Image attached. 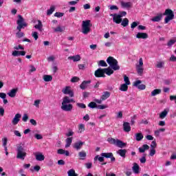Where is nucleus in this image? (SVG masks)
<instances>
[{"mask_svg":"<svg viewBox=\"0 0 176 176\" xmlns=\"http://www.w3.org/2000/svg\"><path fill=\"white\" fill-rule=\"evenodd\" d=\"M71 102H75V100L69 98L68 96H65L63 98L62 105L60 107L62 111L65 112H71L74 106L71 104Z\"/></svg>","mask_w":176,"mask_h":176,"instance_id":"1","label":"nucleus"},{"mask_svg":"<svg viewBox=\"0 0 176 176\" xmlns=\"http://www.w3.org/2000/svg\"><path fill=\"white\" fill-rule=\"evenodd\" d=\"M107 63L114 71H119V69H120V67L118 65V60L113 57L109 56L107 59Z\"/></svg>","mask_w":176,"mask_h":176,"instance_id":"2","label":"nucleus"},{"mask_svg":"<svg viewBox=\"0 0 176 176\" xmlns=\"http://www.w3.org/2000/svg\"><path fill=\"white\" fill-rule=\"evenodd\" d=\"M90 20L83 21L82 23V32L84 35H87L91 31V25L90 24Z\"/></svg>","mask_w":176,"mask_h":176,"instance_id":"3","label":"nucleus"},{"mask_svg":"<svg viewBox=\"0 0 176 176\" xmlns=\"http://www.w3.org/2000/svg\"><path fill=\"white\" fill-rule=\"evenodd\" d=\"M107 141L108 142H109V144H112L113 145H115L118 148H124V146H126V143L118 139H113L112 138H108Z\"/></svg>","mask_w":176,"mask_h":176,"instance_id":"4","label":"nucleus"},{"mask_svg":"<svg viewBox=\"0 0 176 176\" xmlns=\"http://www.w3.org/2000/svg\"><path fill=\"white\" fill-rule=\"evenodd\" d=\"M163 14L164 16H166L164 20L165 24H167L171 20H174V12L171 9H166Z\"/></svg>","mask_w":176,"mask_h":176,"instance_id":"5","label":"nucleus"},{"mask_svg":"<svg viewBox=\"0 0 176 176\" xmlns=\"http://www.w3.org/2000/svg\"><path fill=\"white\" fill-rule=\"evenodd\" d=\"M27 156V153L23 146H20L17 147L16 149V158L21 159V160H24Z\"/></svg>","mask_w":176,"mask_h":176,"instance_id":"6","label":"nucleus"},{"mask_svg":"<svg viewBox=\"0 0 176 176\" xmlns=\"http://www.w3.org/2000/svg\"><path fill=\"white\" fill-rule=\"evenodd\" d=\"M136 70L140 76L144 74V60L142 58H140L139 62L136 64Z\"/></svg>","mask_w":176,"mask_h":176,"instance_id":"7","label":"nucleus"},{"mask_svg":"<svg viewBox=\"0 0 176 176\" xmlns=\"http://www.w3.org/2000/svg\"><path fill=\"white\" fill-rule=\"evenodd\" d=\"M62 93L63 94H67L69 97H74V91L70 86H66L62 89Z\"/></svg>","mask_w":176,"mask_h":176,"instance_id":"8","label":"nucleus"},{"mask_svg":"<svg viewBox=\"0 0 176 176\" xmlns=\"http://www.w3.org/2000/svg\"><path fill=\"white\" fill-rule=\"evenodd\" d=\"M113 17V21L116 24H120L122 23V16L118 14H110Z\"/></svg>","mask_w":176,"mask_h":176,"instance_id":"9","label":"nucleus"},{"mask_svg":"<svg viewBox=\"0 0 176 176\" xmlns=\"http://www.w3.org/2000/svg\"><path fill=\"white\" fill-rule=\"evenodd\" d=\"M141 83L142 81L140 80H138L133 82V86H135V87H138L139 90H145L146 86Z\"/></svg>","mask_w":176,"mask_h":176,"instance_id":"10","label":"nucleus"},{"mask_svg":"<svg viewBox=\"0 0 176 176\" xmlns=\"http://www.w3.org/2000/svg\"><path fill=\"white\" fill-rule=\"evenodd\" d=\"M96 78H105V72L104 69L99 68L95 72Z\"/></svg>","mask_w":176,"mask_h":176,"instance_id":"11","label":"nucleus"},{"mask_svg":"<svg viewBox=\"0 0 176 176\" xmlns=\"http://www.w3.org/2000/svg\"><path fill=\"white\" fill-rule=\"evenodd\" d=\"M91 83V80H84L80 85V89H81V90H86V89H87V87H89V85Z\"/></svg>","mask_w":176,"mask_h":176,"instance_id":"12","label":"nucleus"},{"mask_svg":"<svg viewBox=\"0 0 176 176\" xmlns=\"http://www.w3.org/2000/svg\"><path fill=\"white\" fill-rule=\"evenodd\" d=\"M21 118V114L16 113L14 118L12 120V123L14 126H16V124H19V122H20V119Z\"/></svg>","mask_w":176,"mask_h":176,"instance_id":"13","label":"nucleus"},{"mask_svg":"<svg viewBox=\"0 0 176 176\" xmlns=\"http://www.w3.org/2000/svg\"><path fill=\"white\" fill-rule=\"evenodd\" d=\"M18 17L19 19L16 21V24L22 27H27V24L25 22H24V19L23 18V16H21V15H19Z\"/></svg>","mask_w":176,"mask_h":176,"instance_id":"14","label":"nucleus"},{"mask_svg":"<svg viewBox=\"0 0 176 176\" xmlns=\"http://www.w3.org/2000/svg\"><path fill=\"white\" fill-rule=\"evenodd\" d=\"M136 38L138 39H148V34L145 32H138Z\"/></svg>","mask_w":176,"mask_h":176,"instance_id":"15","label":"nucleus"},{"mask_svg":"<svg viewBox=\"0 0 176 176\" xmlns=\"http://www.w3.org/2000/svg\"><path fill=\"white\" fill-rule=\"evenodd\" d=\"M82 146H83V142L81 141L76 142L73 145V148L76 149V151H80V149H82Z\"/></svg>","mask_w":176,"mask_h":176,"instance_id":"16","label":"nucleus"},{"mask_svg":"<svg viewBox=\"0 0 176 176\" xmlns=\"http://www.w3.org/2000/svg\"><path fill=\"white\" fill-rule=\"evenodd\" d=\"M18 89H12L9 92H8V96L10 97L11 98H14L16 97V94H17Z\"/></svg>","mask_w":176,"mask_h":176,"instance_id":"17","label":"nucleus"},{"mask_svg":"<svg viewBox=\"0 0 176 176\" xmlns=\"http://www.w3.org/2000/svg\"><path fill=\"white\" fill-rule=\"evenodd\" d=\"M120 5H121V7L123 8L124 9H130V8L133 6V3H131V2L121 1Z\"/></svg>","mask_w":176,"mask_h":176,"instance_id":"18","label":"nucleus"},{"mask_svg":"<svg viewBox=\"0 0 176 176\" xmlns=\"http://www.w3.org/2000/svg\"><path fill=\"white\" fill-rule=\"evenodd\" d=\"M123 129H124V131H125L126 133H129V132L131 131V126H130V123L124 122L123 123Z\"/></svg>","mask_w":176,"mask_h":176,"instance_id":"19","label":"nucleus"},{"mask_svg":"<svg viewBox=\"0 0 176 176\" xmlns=\"http://www.w3.org/2000/svg\"><path fill=\"white\" fill-rule=\"evenodd\" d=\"M35 156L36 160H38V162H43V160H45V155H43L42 153H37Z\"/></svg>","mask_w":176,"mask_h":176,"instance_id":"20","label":"nucleus"},{"mask_svg":"<svg viewBox=\"0 0 176 176\" xmlns=\"http://www.w3.org/2000/svg\"><path fill=\"white\" fill-rule=\"evenodd\" d=\"M132 170H133V172L134 173V174H140V166L138 165L137 163L133 164Z\"/></svg>","mask_w":176,"mask_h":176,"instance_id":"21","label":"nucleus"},{"mask_svg":"<svg viewBox=\"0 0 176 176\" xmlns=\"http://www.w3.org/2000/svg\"><path fill=\"white\" fill-rule=\"evenodd\" d=\"M111 96V93L109 91H104L101 96V100L105 101L107 98H109Z\"/></svg>","mask_w":176,"mask_h":176,"instance_id":"22","label":"nucleus"},{"mask_svg":"<svg viewBox=\"0 0 176 176\" xmlns=\"http://www.w3.org/2000/svg\"><path fill=\"white\" fill-rule=\"evenodd\" d=\"M43 79L44 82H52V80H53V76H52V75L45 74L43 76Z\"/></svg>","mask_w":176,"mask_h":176,"instance_id":"23","label":"nucleus"},{"mask_svg":"<svg viewBox=\"0 0 176 176\" xmlns=\"http://www.w3.org/2000/svg\"><path fill=\"white\" fill-rule=\"evenodd\" d=\"M168 109H165L162 112L160 113V119H164L167 115H168Z\"/></svg>","mask_w":176,"mask_h":176,"instance_id":"24","label":"nucleus"},{"mask_svg":"<svg viewBox=\"0 0 176 176\" xmlns=\"http://www.w3.org/2000/svg\"><path fill=\"white\" fill-rule=\"evenodd\" d=\"M0 98H1L3 100V102L5 105H6V104H8V100L6 99V94L3 93V92H0Z\"/></svg>","mask_w":176,"mask_h":176,"instance_id":"25","label":"nucleus"},{"mask_svg":"<svg viewBox=\"0 0 176 176\" xmlns=\"http://www.w3.org/2000/svg\"><path fill=\"white\" fill-rule=\"evenodd\" d=\"M69 60H72L74 63H76V61H80V55H76L73 56H69Z\"/></svg>","mask_w":176,"mask_h":176,"instance_id":"26","label":"nucleus"},{"mask_svg":"<svg viewBox=\"0 0 176 176\" xmlns=\"http://www.w3.org/2000/svg\"><path fill=\"white\" fill-rule=\"evenodd\" d=\"M42 27H43L42 21H38V24L34 25V28H36V30H39L41 32L43 31V29L42 28Z\"/></svg>","mask_w":176,"mask_h":176,"instance_id":"27","label":"nucleus"},{"mask_svg":"<svg viewBox=\"0 0 176 176\" xmlns=\"http://www.w3.org/2000/svg\"><path fill=\"white\" fill-rule=\"evenodd\" d=\"M148 149H149V146H148V144H144L142 147L139 148V152H140V153H144V152L148 151Z\"/></svg>","mask_w":176,"mask_h":176,"instance_id":"28","label":"nucleus"},{"mask_svg":"<svg viewBox=\"0 0 176 176\" xmlns=\"http://www.w3.org/2000/svg\"><path fill=\"white\" fill-rule=\"evenodd\" d=\"M100 156H102L103 157H106V159H110L113 156V154L112 153H102L100 154Z\"/></svg>","mask_w":176,"mask_h":176,"instance_id":"29","label":"nucleus"},{"mask_svg":"<svg viewBox=\"0 0 176 176\" xmlns=\"http://www.w3.org/2000/svg\"><path fill=\"white\" fill-rule=\"evenodd\" d=\"M120 91H127L129 90V85L122 84L120 85Z\"/></svg>","mask_w":176,"mask_h":176,"instance_id":"30","label":"nucleus"},{"mask_svg":"<svg viewBox=\"0 0 176 176\" xmlns=\"http://www.w3.org/2000/svg\"><path fill=\"white\" fill-rule=\"evenodd\" d=\"M126 149H120L117 151V153L121 156V157H126Z\"/></svg>","mask_w":176,"mask_h":176,"instance_id":"31","label":"nucleus"},{"mask_svg":"<svg viewBox=\"0 0 176 176\" xmlns=\"http://www.w3.org/2000/svg\"><path fill=\"white\" fill-rule=\"evenodd\" d=\"M56 10V7L54 6H52L49 10H47V16H50L53 14V12Z\"/></svg>","mask_w":176,"mask_h":176,"instance_id":"32","label":"nucleus"},{"mask_svg":"<svg viewBox=\"0 0 176 176\" xmlns=\"http://www.w3.org/2000/svg\"><path fill=\"white\" fill-rule=\"evenodd\" d=\"M166 131V129L164 128H161L157 131H155V137H160V132L164 133Z\"/></svg>","mask_w":176,"mask_h":176,"instance_id":"33","label":"nucleus"},{"mask_svg":"<svg viewBox=\"0 0 176 176\" xmlns=\"http://www.w3.org/2000/svg\"><path fill=\"white\" fill-rule=\"evenodd\" d=\"M157 68L160 69H163L164 68V61H157L156 65Z\"/></svg>","mask_w":176,"mask_h":176,"instance_id":"34","label":"nucleus"},{"mask_svg":"<svg viewBox=\"0 0 176 176\" xmlns=\"http://www.w3.org/2000/svg\"><path fill=\"white\" fill-rule=\"evenodd\" d=\"M78 155L80 157L81 160H85V159L86 158L87 154L85 151H82L78 153Z\"/></svg>","mask_w":176,"mask_h":176,"instance_id":"35","label":"nucleus"},{"mask_svg":"<svg viewBox=\"0 0 176 176\" xmlns=\"http://www.w3.org/2000/svg\"><path fill=\"white\" fill-rule=\"evenodd\" d=\"M71 144H72V138H67L66 139L65 148H69V146H71Z\"/></svg>","mask_w":176,"mask_h":176,"instance_id":"36","label":"nucleus"},{"mask_svg":"<svg viewBox=\"0 0 176 176\" xmlns=\"http://www.w3.org/2000/svg\"><path fill=\"white\" fill-rule=\"evenodd\" d=\"M151 147L150 156H153L155 155V141H153Z\"/></svg>","mask_w":176,"mask_h":176,"instance_id":"37","label":"nucleus"},{"mask_svg":"<svg viewBox=\"0 0 176 176\" xmlns=\"http://www.w3.org/2000/svg\"><path fill=\"white\" fill-rule=\"evenodd\" d=\"M104 74H107V75H108L109 76H110V75H112V74H113V70H112V69L105 68L104 69Z\"/></svg>","mask_w":176,"mask_h":176,"instance_id":"38","label":"nucleus"},{"mask_svg":"<svg viewBox=\"0 0 176 176\" xmlns=\"http://www.w3.org/2000/svg\"><path fill=\"white\" fill-rule=\"evenodd\" d=\"M67 175H68V176H78V174H76V173H75V170H74V169H70V170H69L68 172H67Z\"/></svg>","mask_w":176,"mask_h":176,"instance_id":"39","label":"nucleus"},{"mask_svg":"<svg viewBox=\"0 0 176 176\" xmlns=\"http://www.w3.org/2000/svg\"><path fill=\"white\" fill-rule=\"evenodd\" d=\"M121 25L123 27H127V25H129V19L127 18H124L122 21Z\"/></svg>","mask_w":176,"mask_h":176,"instance_id":"40","label":"nucleus"},{"mask_svg":"<svg viewBox=\"0 0 176 176\" xmlns=\"http://www.w3.org/2000/svg\"><path fill=\"white\" fill-rule=\"evenodd\" d=\"M94 162H97V160H98V162H104V157L101 156L100 157V155H96L94 159Z\"/></svg>","mask_w":176,"mask_h":176,"instance_id":"41","label":"nucleus"},{"mask_svg":"<svg viewBox=\"0 0 176 176\" xmlns=\"http://www.w3.org/2000/svg\"><path fill=\"white\" fill-rule=\"evenodd\" d=\"M135 138H136V141H141V140L144 138V135H142V133H136Z\"/></svg>","mask_w":176,"mask_h":176,"instance_id":"42","label":"nucleus"},{"mask_svg":"<svg viewBox=\"0 0 176 176\" xmlns=\"http://www.w3.org/2000/svg\"><path fill=\"white\" fill-rule=\"evenodd\" d=\"M98 66L99 67H108V65L107 64V62H105V60H100L98 62Z\"/></svg>","mask_w":176,"mask_h":176,"instance_id":"43","label":"nucleus"},{"mask_svg":"<svg viewBox=\"0 0 176 176\" xmlns=\"http://www.w3.org/2000/svg\"><path fill=\"white\" fill-rule=\"evenodd\" d=\"M29 72L30 74H32V72H35L36 71V67H35V66H34V65H30L29 66Z\"/></svg>","mask_w":176,"mask_h":176,"instance_id":"44","label":"nucleus"},{"mask_svg":"<svg viewBox=\"0 0 176 176\" xmlns=\"http://www.w3.org/2000/svg\"><path fill=\"white\" fill-rule=\"evenodd\" d=\"M85 131V124H80L78 125V133H83Z\"/></svg>","mask_w":176,"mask_h":176,"instance_id":"45","label":"nucleus"},{"mask_svg":"<svg viewBox=\"0 0 176 176\" xmlns=\"http://www.w3.org/2000/svg\"><path fill=\"white\" fill-rule=\"evenodd\" d=\"M163 19V14H159L157 16H155V21L159 22Z\"/></svg>","mask_w":176,"mask_h":176,"instance_id":"46","label":"nucleus"},{"mask_svg":"<svg viewBox=\"0 0 176 176\" xmlns=\"http://www.w3.org/2000/svg\"><path fill=\"white\" fill-rule=\"evenodd\" d=\"M54 32H63L64 31V28L61 26H58L56 28H54Z\"/></svg>","mask_w":176,"mask_h":176,"instance_id":"47","label":"nucleus"},{"mask_svg":"<svg viewBox=\"0 0 176 176\" xmlns=\"http://www.w3.org/2000/svg\"><path fill=\"white\" fill-rule=\"evenodd\" d=\"M176 43V39H171L170 40L168 43H167V46L168 47H171V46H173V45H174V43Z\"/></svg>","mask_w":176,"mask_h":176,"instance_id":"48","label":"nucleus"},{"mask_svg":"<svg viewBox=\"0 0 176 176\" xmlns=\"http://www.w3.org/2000/svg\"><path fill=\"white\" fill-rule=\"evenodd\" d=\"M88 107H89V108H92V109L97 108V103H96V102H91L88 104Z\"/></svg>","mask_w":176,"mask_h":176,"instance_id":"49","label":"nucleus"},{"mask_svg":"<svg viewBox=\"0 0 176 176\" xmlns=\"http://www.w3.org/2000/svg\"><path fill=\"white\" fill-rule=\"evenodd\" d=\"M124 81L125 82V85H131L130 79L126 75L124 76Z\"/></svg>","mask_w":176,"mask_h":176,"instance_id":"50","label":"nucleus"},{"mask_svg":"<svg viewBox=\"0 0 176 176\" xmlns=\"http://www.w3.org/2000/svg\"><path fill=\"white\" fill-rule=\"evenodd\" d=\"M79 80H80V78H79V77L77 76H74L71 79V82L72 83H76V82H79Z\"/></svg>","mask_w":176,"mask_h":176,"instance_id":"51","label":"nucleus"},{"mask_svg":"<svg viewBox=\"0 0 176 176\" xmlns=\"http://www.w3.org/2000/svg\"><path fill=\"white\" fill-rule=\"evenodd\" d=\"M77 107H78L79 108H81L82 109H85V108H86V104H83V103H76Z\"/></svg>","mask_w":176,"mask_h":176,"instance_id":"52","label":"nucleus"},{"mask_svg":"<svg viewBox=\"0 0 176 176\" xmlns=\"http://www.w3.org/2000/svg\"><path fill=\"white\" fill-rule=\"evenodd\" d=\"M41 104V100H36L34 101V105L36 108H39V104Z\"/></svg>","mask_w":176,"mask_h":176,"instance_id":"53","label":"nucleus"},{"mask_svg":"<svg viewBox=\"0 0 176 176\" xmlns=\"http://www.w3.org/2000/svg\"><path fill=\"white\" fill-rule=\"evenodd\" d=\"M2 142H3V146H6V145H8V138H3L2 139Z\"/></svg>","mask_w":176,"mask_h":176,"instance_id":"54","label":"nucleus"},{"mask_svg":"<svg viewBox=\"0 0 176 176\" xmlns=\"http://www.w3.org/2000/svg\"><path fill=\"white\" fill-rule=\"evenodd\" d=\"M22 120L23 122H27V120H28V115L27 113L23 114V117H22Z\"/></svg>","mask_w":176,"mask_h":176,"instance_id":"55","label":"nucleus"},{"mask_svg":"<svg viewBox=\"0 0 176 176\" xmlns=\"http://www.w3.org/2000/svg\"><path fill=\"white\" fill-rule=\"evenodd\" d=\"M32 36H33V38H34L35 41H37L38 40V32H33L32 34Z\"/></svg>","mask_w":176,"mask_h":176,"instance_id":"56","label":"nucleus"},{"mask_svg":"<svg viewBox=\"0 0 176 176\" xmlns=\"http://www.w3.org/2000/svg\"><path fill=\"white\" fill-rule=\"evenodd\" d=\"M12 56H13L14 57H17L19 56V51L17 50H14L12 52Z\"/></svg>","mask_w":176,"mask_h":176,"instance_id":"57","label":"nucleus"},{"mask_svg":"<svg viewBox=\"0 0 176 176\" xmlns=\"http://www.w3.org/2000/svg\"><path fill=\"white\" fill-rule=\"evenodd\" d=\"M14 50H24V47L23 46H21V45H17V46H15L14 47Z\"/></svg>","mask_w":176,"mask_h":176,"instance_id":"58","label":"nucleus"},{"mask_svg":"<svg viewBox=\"0 0 176 176\" xmlns=\"http://www.w3.org/2000/svg\"><path fill=\"white\" fill-rule=\"evenodd\" d=\"M54 16H55V17H58V18L63 17V16H64V13H63V12H56L54 14Z\"/></svg>","mask_w":176,"mask_h":176,"instance_id":"59","label":"nucleus"},{"mask_svg":"<svg viewBox=\"0 0 176 176\" xmlns=\"http://www.w3.org/2000/svg\"><path fill=\"white\" fill-rule=\"evenodd\" d=\"M65 135L66 137H72V135H74V131L70 130L67 133H66Z\"/></svg>","mask_w":176,"mask_h":176,"instance_id":"60","label":"nucleus"},{"mask_svg":"<svg viewBox=\"0 0 176 176\" xmlns=\"http://www.w3.org/2000/svg\"><path fill=\"white\" fill-rule=\"evenodd\" d=\"M138 25V22H133L131 25V28H132V30H134V28H135V27H137Z\"/></svg>","mask_w":176,"mask_h":176,"instance_id":"61","label":"nucleus"},{"mask_svg":"<svg viewBox=\"0 0 176 176\" xmlns=\"http://www.w3.org/2000/svg\"><path fill=\"white\" fill-rule=\"evenodd\" d=\"M92 166H93V164L91 162H87L85 164V167L86 168H88V169L91 168Z\"/></svg>","mask_w":176,"mask_h":176,"instance_id":"62","label":"nucleus"},{"mask_svg":"<svg viewBox=\"0 0 176 176\" xmlns=\"http://www.w3.org/2000/svg\"><path fill=\"white\" fill-rule=\"evenodd\" d=\"M34 138H36V140H42V138H43V137L41 134H35Z\"/></svg>","mask_w":176,"mask_h":176,"instance_id":"63","label":"nucleus"},{"mask_svg":"<svg viewBox=\"0 0 176 176\" xmlns=\"http://www.w3.org/2000/svg\"><path fill=\"white\" fill-rule=\"evenodd\" d=\"M16 36H17V38H23V36H24V33H23L21 32H18L16 33Z\"/></svg>","mask_w":176,"mask_h":176,"instance_id":"64","label":"nucleus"}]
</instances>
